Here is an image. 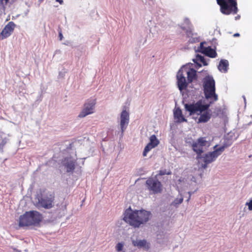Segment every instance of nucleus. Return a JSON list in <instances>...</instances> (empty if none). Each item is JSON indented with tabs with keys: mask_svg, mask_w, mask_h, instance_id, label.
I'll return each instance as SVG.
<instances>
[{
	"mask_svg": "<svg viewBox=\"0 0 252 252\" xmlns=\"http://www.w3.org/2000/svg\"><path fill=\"white\" fill-rule=\"evenodd\" d=\"M242 97L243 98L244 102V104H245L244 109H246V97L244 95H243Z\"/></svg>",
	"mask_w": 252,
	"mask_h": 252,
	"instance_id": "nucleus-31",
	"label": "nucleus"
},
{
	"mask_svg": "<svg viewBox=\"0 0 252 252\" xmlns=\"http://www.w3.org/2000/svg\"><path fill=\"white\" fill-rule=\"evenodd\" d=\"M203 54L210 58H216L217 54L214 49H213L210 46L207 47L203 51Z\"/></svg>",
	"mask_w": 252,
	"mask_h": 252,
	"instance_id": "nucleus-19",
	"label": "nucleus"
},
{
	"mask_svg": "<svg viewBox=\"0 0 252 252\" xmlns=\"http://www.w3.org/2000/svg\"><path fill=\"white\" fill-rule=\"evenodd\" d=\"M15 27L16 25L13 22H8L0 33V40L10 36L13 32Z\"/></svg>",
	"mask_w": 252,
	"mask_h": 252,
	"instance_id": "nucleus-9",
	"label": "nucleus"
},
{
	"mask_svg": "<svg viewBox=\"0 0 252 252\" xmlns=\"http://www.w3.org/2000/svg\"><path fill=\"white\" fill-rule=\"evenodd\" d=\"M146 187L149 191L153 194L160 193L162 191V185L156 178H149L146 182Z\"/></svg>",
	"mask_w": 252,
	"mask_h": 252,
	"instance_id": "nucleus-7",
	"label": "nucleus"
},
{
	"mask_svg": "<svg viewBox=\"0 0 252 252\" xmlns=\"http://www.w3.org/2000/svg\"><path fill=\"white\" fill-rule=\"evenodd\" d=\"M217 145H216V146H215L214 147V149H215V148H216L217 147Z\"/></svg>",
	"mask_w": 252,
	"mask_h": 252,
	"instance_id": "nucleus-36",
	"label": "nucleus"
},
{
	"mask_svg": "<svg viewBox=\"0 0 252 252\" xmlns=\"http://www.w3.org/2000/svg\"><path fill=\"white\" fill-rule=\"evenodd\" d=\"M228 65V62L227 60H221L218 66V69L220 71L225 73L227 71Z\"/></svg>",
	"mask_w": 252,
	"mask_h": 252,
	"instance_id": "nucleus-20",
	"label": "nucleus"
},
{
	"mask_svg": "<svg viewBox=\"0 0 252 252\" xmlns=\"http://www.w3.org/2000/svg\"><path fill=\"white\" fill-rule=\"evenodd\" d=\"M186 32L188 37H191L193 34L191 29L187 30Z\"/></svg>",
	"mask_w": 252,
	"mask_h": 252,
	"instance_id": "nucleus-28",
	"label": "nucleus"
},
{
	"mask_svg": "<svg viewBox=\"0 0 252 252\" xmlns=\"http://www.w3.org/2000/svg\"><path fill=\"white\" fill-rule=\"evenodd\" d=\"M76 161L71 157H66L63 160V164L66 168L67 172H72L75 168Z\"/></svg>",
	"mask_w": 252,
	"mask_h": 252,
	"instance_id": "nucleus-13",
	"label": "nucleus"
},
{
	"mask_svg": "<svg viewBox=\"0 0 252 252\" xmlns=\"http://www.w3.org/2000/svg\"><path fill=\"white\" fill-rule=\"evenodd\" d=\"M189 115H192L197 112V111H189ZM200 113H202L203 111H199ZM204 113L201 114L198 123H205L207 122L211 118V114L209 113V111H204Z\"/></svg>",
	"mask_w": 252,
	"mask_h": 252,
	"instance_id": "nucleus-15",
	"label": "nucleus"
},
{
	"mask_svg": "<svg viewBox=\"0 0 252 252\" xmlns=\"http://www.w3.org/2000/svg\"><path fill=\"white\" fill-rule=\"evenodd\" d=\"M124 245L122 243H118L116 246V250L117 252H120L122 251Z\"/></svg>",
	"mask_w": 252,
	"mask_h": 252,
	"instance_id": "nucleus-23",
	"label": "nucleus"
},
{
	"mask_svg": "<svg viewBox=\"0 0 252 252\" xmlns=\"http://www.w3.org/2000/svg\"><path fill=\"white\" fill-rule=\"evenodd\" d=\"M240 35L239 33H236L234 34V36H239Z\"/></svg>",
	"mask_w": 252,
	"mask_h": 252,
	"instance_id": "nucleus-34",
	"label": "nucleus"
},
{
	"mask_svg": "<svg viewBox=\"0 0 252 252\" xmlns=\"http://www.w3.org/2000/svg\"><path fill=\"white\" fill-rule=\"evenodd\" d=\"M159 143V140L157 138L156 136L154 134L150 137V142L145 147L143 156L145 157L147 156V153L153 148L157 147Z\"/></svg>",
	"mask_w": 252,
	"mask_h": 252,
	"instance_id": "nucleus-12",
	"label": "nucleus"
},
{
	"mask_svg": "<svg viewBox=\"0 0 252 252\" xmlns=\"http://www.w3.org/2000/svg\"><path fill=\"white\" fill-rule=\"evenodd\" d=\"M177 85L180 91L187 89L188 85V82L186 81L185 73L181 71V68L178 71L177 74Z\"/></svg>",
	"mask_w": 252,
	"mask_h": 252,
	"instance_id": "nucleus-10",
	"label": "nucleus"
},
{
	"mask_svg": "<svg viewBox=\"0 0 252 252\" xmlns=\"http://www.w3.org/2000/svg\"><path fill=\"white\" fill-rule=\"evenodd\" d=\"M181 71H183L185 75H187L188 82L189 83H191L193 80L197 79L196 71L193 69L187 66L181 67Z\"/></svg>",
	"mask_w": 252,
	"mask_h": 252,
	"instance_id": "nucleus-11",
	"label": "nucleus"
},
{
	"mask_svg": "<svg viewBox=\"0 0 252 252\" xmlns=\"http://www.w3.org/2000/svg\"><path fill=\"white\" fill-rule=\"evenodd\" d=\"M203 86L205 98L196 102L194 101L185 105L186 110H208L210 103L218 99L215 93V82L212 76H206L203 80Z\"/></svg>",
	"mask_w": 252,
	"mask_h": 252,
	"instance_id": "nucleus-1",
	"label": "nucleus"
},
{
	"mask_svg": "<svg viewBox=\"0 0 252 252\" xmlns=\"http://www.w3.org/2000/svg\"><path fill=\"white\" fill-rule=\"evenodd\" d=\"M205 43V42H201L200 44V46L198 48L199 51L202 53H203V51L204 50V49L207 48L204 46V44Z\"/></svg>",
	"mask_w": 252,
	"mask_h": 252,
	"instance_id": "nucleus-26",
	"label": "nucleus"
},
{
	"mask_svg": "<svg viewBox=\"0 0 252 252\" xmlns=\"http://www.w3.org/2000/svg\"><path fill=\"white\" fill-rule=\"evenodd\" d=\"M56 1L59 2L60 4H62L63 2V0H56Z\"/></svg>",
	"mask_w": 252,
	"mask_h": 252,
	"instance_id": "nucleus-33",
	"label": "nucleus"
},
{
	"mask_svg": "<svg viewBox=\"0 0 252 252\" xmlns=\"http://www.w3.org/2000/svg\"><path fill=\"white\" fill-rule=\"evenodd\" d=\"M151 217L150 212L144 210L133 211L130 207L124 214L123 220L134 228H138L148 222Z\"/></svg>",
	"mask_w": 252,
	"mask_h": 252,
	"instance_id": "nucleus-2",
	"label": "nucleus"
},
{
	"mask_svg": "<svg viewBox=\"0 0 252 252\" xmlns=\"http://www.w3.org/2000/svg\"><path fill=\"white\" fill-rule=\"evenodd\" d=\"M183 201V198H179V199L176 198L174 201V203L175 205H178V204H180L182 203Z\"/></svg>",
	"mask_w": 252,
	"mask_h": 252,
	"instance_id": "nucleus-27",
	"label": "nucleus"
},
{
	"mask_svg": "<svg viewBox=\"0 0 252 252\" xmlns=\"http://www.w3.org/2000/svg\"><path fill=\"white\" fill-rule=\"evenodd\" d=\"M171 172L170 171L167 172L166 170H161L159 171L158 175L160 176L164 175H170Z\"/></svg>",
	"mask_w": 252,
	"mask_h": 252,
	"instance_id": "nucleus-25",
	"label": "nucleus"
},
{
	"mask_svg": "<svg viewBox=\"0 0 252 252\" xmlns=\"http://www.w3.org/2000/svg\"><path fill=\"white\" fill-rule=\"evenodd\" d=\"M59 38L60 40H62L63 38V35L61 31L59 32Z\"/></svg>",
	"mask_w": 252,
	"mask_h": 252,
	"instance_id": "nucleus-30",
	"label": "nucleus"
},
{
	"mask_svg": "<svg viewBox=\"0 0 252 252\" xmlns=\"http://www.w3.org/2000/svg\"><path fill=\"white\" fill-rule=\"evenodd\" d=\"M175 110L178 111V110H180L179 108H177Z\"/></svg>",
	"mask_w": 252,
	"mask_h": 252,
	"instance_id": "nucleus-35",
	"label": "nucleus"
},
{
	"mask_svg": "<svg viewBox=\"0 0 252 252\" xmlns=\"http://www.w3.org/2000/svg\"><path fill=\"white\" fill-rule=\"evenodd\" d=\"M229 145H223L219 148L215 149L214 151L207 153L199 158L200 159V162L201 163V167L203 169H206L207 167L208 164L215 161L217 158L224 151L225 148Z\"/></svg>",
	"mask_w": 252,
	"mask_h": 252,
	"instance_id": "nucleus-4",
	"label": "nucleus"
},
{
	"mask_svg": "<svg viewBox=\"0 0 252 252\" xmlns=\"http://www.w3.org/2000/svg\"><path fill=\"white\" fill-rule=\"evenodd\" d=\"M220 10L225 15L236 14L238 11L237 0H217Z\"/></svg>",
	"mask_w": 252,
	"mask_h": 252,
	"instance_id": "nucleus-5",
	"label": "nucleus"
},
{
	"mask_svg": "<svg viewBox=\"0 0 252 252\" xmlns=\"http://www.w3.org/2000/svg\"><path fill=\"white\" fill-rule=\"evenodd\" d=\"M96 104V99L94 98H90L86 100L84 104V108L83 110H92L94 108Z\"/></svg>",
	"mask_w": 252,
	"mask_h": 252,
	"instance_id": "nucleus-16",
	"label": "nucleus"
},
{
	"mask_svg": "<svg viewBox=\"0 0 252 252\" xmlns=\"http://www.w3.org/2000/svg\"><path fill=\"white\" fill-rule=\"evenodd\" d=\"M174 116L176 122L178 123L187 122V119L182 114V111H174Z\"/></svg>",
	"mask_w": 252,
	"mask_h": 252,
	"instance_id": "nucleus-18",
	"label": "nucleus"
},
{
	"mask_svg": "<svg viewBox=\"0 0 252 252\" xmlns=\"http://www.w3.org/2000/svg\"><path fill=\"white\" fill-rule=\"evenodd\" d=\"M132 245L134 247H137L138 248H145L146 249L149 248V245L147 243L146 240H132Z\"/></svg>",
	"mask_w": 252,
	"mask_h": 252,
	"instance_id": "nucleus-17",
	"label": "nucleus"
},
{
	"mask_svg": "<svg viewBox=\"0 0 252 252\" xmlns=\"http://www.w3.org/2000/svg\"><path fill=\"white\" fill-rule=\"evenodd\" d=\"M93 112V111H83L78 115V117L80 118H83L88 115L92 114Z\"/></svg>",
	"mask_w": 252,
	"mask_h": 252,
	"instance_id": "nucleus-24",
	"label": "nucleus"
},
{
	"mask_svg": "<svg viewBox=\"0 0 252 252\" xmlns=\"http://www.w3.org/2000/svg\"><path fill=\"white\" fill-rule=\"evenodd\" d=\"M0 0L2 3L4 2L5 4H7L9 1V0Z\"/></svg>",
	"mask_w": 252,
	"mask_h": 252,
	"instance_id": "nucleus-32",
	"label": "nucleus"
},
{
	"mask_svg": "<svg viewBox=\"0 0 252 252\" xmlns=\"http://www.w3.org/2000/svg\"><path fill=\"white\" fill-rule=\"evenodd\" d=\"M6 140L5 138H2L0 136V151H2L3 148L6 144Z\"/></svg>",
	"mask_w": 252,
	"mask_h": 252,
	"instance_id": "nucleus-22",
	"label": "nucleus"
},
{
	"mask_svg": "<svg viewBox=\"0 0 252 252\" xmlns=\"http://www.w3.org/2000/svg\"><path fill=\"white\" fill-rule=\"evenodd\" d=\"M129 115L127 111H122L121 115L120 126L122 132L126 129L129 123Z\"/></svg>",
	"mask_w": 252,
	"mask_h": 252,
	"instance_id": "nucleus-14",
	"label": "nucleus"
},
{
	"mask_svg": "<svg viewBox=\"0 0 252 252\" xmlns=\"http://www.w3.org/2000/svg\"><path fill=\"white\" fill-rule=\"evenodd\" d=\"M55 199L54 193H50L38 199L37 205L45 209H50L53 206Z\"/></svg>",
	"mask_w": 252,
	"mask_h": 252,
	"instance_id": "nucleus-8",
	"label": "nucleus"
},
{
	"mask_svg": "<svg viewBox=\"0 0 252 252\" xmlns=\"http://www.w3.org/2000/svg\"><path fill=\"white\" fill-rule=\"evenodd\" d=\"M246 205L248 206L249 210H252V200H250L249 202H247Z\"/></svg>",
	"mask_w": 252,
	"mask_h": 252,
	"instance_id": "nucleus-29",
	"label": "nucleus"
},
{
	"mask_svg": "<svg viewBox=\"0 0 252 252\" xmlns=\"http://www.w3.org/2000/svg\"><path fill=\"white\" fill-rule=\"evenodd\" d=\"M210 145L209 143L206 140L205 137H200L196 141H194L192 144V148L194 152L197 154L196 158L199 159L201 158V154L204 152V147H208Z\"/></svg>",
	"mask_w": 252,
	"mask_h": 252,
	"instance_id": "nucleus-6",
	"label": "nucleus"
},
{
	"mask_svg": "<svg viewBox=\"0 0 252 252\" xmlns=\"http://www.w3.org/2000/svg\"><path fill=\"white\" fill-rule=\"evenodd\" d=\"M195 60L197 61L200 62L201 63H202L204 65H207L208 64L204 57L202 56L201 55L197 54L196 56Z\"/></svg>",
	"mask_w": 252,
	"mask_h": 252,
	"instance_id": "nucleus-21",
	"label": "nucleus"
},
{
	"mask_svg": "<svg viewBox=\"0 0 252 252\" xmlns=\"http://www.w3.org/2000/svg\"><path fill=\"white\" fill-rule=\"evenodd\" d=\"M42 217L38 212L31 211L26 212L19 217V226L26 227L36 225L41 221Z\"/></svg>",
	"mask_w": 252,
	"mask_h": 252,
	"instance_id": "nucleus-3",
	"label": "nucleus"
}]
</instances>
